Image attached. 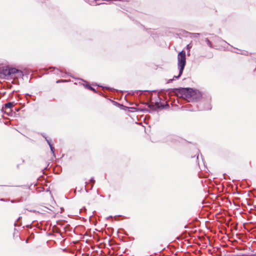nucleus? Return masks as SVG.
Masks as SVG:
<instances>
[{
  "instance_id": "1",
  "label": "nucleus",
  "mask_w": 256,
  "mask_h": 256,
  "mask_svg": "<svg viewBox=\"0 0 256 256\" xmlns=\"http://www.w3.org/2000/svg\"><path fill=\"white\" fill-rule=\"evenodd\" d=\"M169 94L185 98L188 102H197L202 97V93L198 90L190 88H179L167 90Z\"/></svg>"
},
{
  "instance_id": "2",
  "label": "nucleus",
  "mask_w": 256,
  "mask_h": 256,
  "mask_svg": "<svg viewBox=\"0 0 256 256\" xmlns=\"http://www.w3.org/2000/svg\"><path fill=\"white\" fill-rule=\"evenodd\" d=\"M178 66L179 70L178 76H174V78H178L182 75L184 70L186 64V52L182 50L178 55Z\"/></svg>"
},
{
  "instance_id": "3",
  "label": "nucleus",
  "mask_w": 256,
  "mask_h": 256,
  "mask_svg": "<svg viewBox=\"0 0 256 256\" xmlns=\"http://www.w3.org/2000/svg\"><path fill=\"white\" fill-rule=\"evenodd\" d=\"M160 101L161 98L158 96V100L155 102V106L152 105L150 104H146V105L148 106L150 109L148 108H132L136 110V111H139L142 112H150L152 113V112L156 111L158 109H160Z\"/></svg>"
},
{
  "instance_id": "4",
  "label": "nucleus",
  "mask_w": 256,
  "mask_h": 256,
  "mask_svg": "<svg viewBox=\"0 0 256 256\" xmlns=\"http://www.w3.org/2000/svg\"><path fill=\"white\" fill-rule=\"evenodd\" d=\"M14 74H17L18 77L22 78L24 76L23 72L21 70H18L14 68H10V76Z\"/></svg>"
},
{
  "instance_id": "5",
  "label": "nucleus",
  "mask_w": 256,
  "mask_h": 256,
  "mask_svg": "<svg viewBox=\"0 0 256 256\" xmlns=\"http://www.w3.org/2000/svg\"><path fill=\"white\" fill-rule=\"evenodd\" d=\"M10 69L9 67H4L0 70V78H4L6 76H10Z\"/></svg>"
},
{
  "instance_id": "6",
  "label": "nucleus",
  "mask_w": 256,
  "mask_h": 256,
  "mask_svg": "<svg viewBox=\"0 0 256 256\" xmlns=\"http://www.w3.org/2000/svg\"><path fill=\"white\" fill-rule=\"evenodd\" d=\"M180 138L175 135H169L167 137L168 142H170L173 143H176L178 141Z\"/></svg>"
},
{
  "instance_id": "7",
  "label": "nucleus",
  "mask_w": 256,
  "mask_h": 256,
  "mask_svg": "<svg viewBox=\"0 0 256 256\" xmlns=\"http://www.w3.org/2000/svg\"><path fill=\"white\" fill-rule=\"evenodd\" d=\"M13 106H14V102H8L6 104H5L4 105V106L2 107L1 110L2 112H4V108H12Z\"/></svg>"
},
{
  "instance_id": "8",
  "label": "nucleus",
  "mask_w": 256,
  "mask_h": 256,
  "mask_svg": "<svg viewBox=\"0 0 256 256\" xmlns=\"http://www.w3.org/2000/svg\"><path fill=\"white\" fill-rule=\"evenodd\" d=\"M211 106L209 102H207L206 104V106L202 108V110H210L211 109Z\"/></svg>"
},
{
  "instance_id": "9",
  "label": "nucleus",
  "mask_w": 256,
  "mask_h": 256,
  "mask_svg": "<svg viewBox=\"0 0 256 256\" xmlns=\"http://www.w3.org/2000/svg\"><path fill=\"white\" fill-rule=\"evenodd\" d=\"M169 104L167 102H166V104H161L160 106V109L162 110L164 108H169Z\"/></svg>"
},
{
  "instance_id": "10",
  "label": "nucleus",
  "mask_w": 256,
  "mask_h": 256,
  "mask_svg": "<svg viewBox=\"0 0 256 256\" xmlns=\"http://www.w3.org/2000/svg\"><path fill=\"white\" fill-rule=\"evenodd\" d=\"M89 90L92 91L94 93H98L100 96H102V92H99L98 90H96L94 88H92V86L89 87Z\"/></svg>"
},
{
  "instance_id": "11",
  "label": "nucleus",
  "mask_w": 256,
  "mask_h": 256,
  "mask_svg": "<svg viewBox=\"0 0 256 256\" xmlns=\"http://www.w3.org/2000/svg\"><path fill=\"white\" fill-rule=\"evenodd\" d=\"M82 81H83V82H84V84H83L84 86L86 88H88V90H89V87H90V86H90V83H89L88 82H86V80H82Z\"/></svg>"
},
{
  "instance_id": "12",
  "label": "nucleus",
  "mask_w": 256,
  "mask_h": 256,
  "mask_svg": "<svg viewBox=\"0 0 256 256\" xmlns=\"http://www.w3.org/2000/svg\"><path fill=\"white\" fill-rule=\"evenodd\" d=\"M205 41L206 42V44H208V45L211 48H213V46H212V43L211 42L208 38H206L205 39Z\"/></svg>"
},
{
  "instance_id": "13",
  "label": "nucleus",
  "mask_w": 256,
  "mask_h": 256,
  "mask_svg": "<svg viewBox=\"0 0 256 256\" xmlns=\"http://www.w3.org/2000/svg\"><path fill=\"white\" fill-rule=\"evenodd\" d=\"M50 151H51L54 157L56 158V155L54 154L55 148H54V146H50Z\"/></svg>"
},
{
  "instance_id": "14",
  "label": "nucleus",
  "mask_w": 256,
  "mask_h": 256,
  "mask_svg": "<svg viewBox=\"0 0 256 256\" xmlns=\"http://www.w3.org/2000/svg\"><path fill=\"white\" fill-rule=\"evenodd\" d=\"M208 58H211L213 57V54L212 52H209L208 54L204 56Z\"/></svg>"
},
{
  "instance_id": "15",
  "label": "nucleus",
  "mask_w": 256,
  "mask_h": 256,
  "mask_svg": "<svg viewBox=\"0 0 256 256\" xmlns=\"http://www.w3.org/2000/svg\"><path fill=\"white\" fill-rule=\"evenodd\" d=\"M90 183L92 184H91V187H90V190H92V187H93V186H94V184L95 180H94V178H92L90 179Z\"/></svg>"
},
{
  "instance_id": "16",
  "label": "nucleus",
  "mask_w": 256,
  "mask_h": 256,
  "mask_svg": "<svg viewBox=\"0 0 256 256\" xmlns=\"http://www.w3.org/2000/svg\"><path fill=\"white\" fill-rule=\"evenodd\" d=\"M21 218H22V217H21V216H20V217H18V218L17 219L16 221V222H14V226H20V224H17V222H19V221L20 220V219H21Z\"/></svg>"
},
{
  "instance_id": "17",
  "label": "nucleus",
  "mask_w": 256,
  "mask_h": 256,
  "mask_svg": "<svg viewBox=\"0 0 256 256\" xmlns=\"http://www.w3.org/2000/svg\"><path fill=\"white\" fill-rule=\"evenodd\" d=\"M98 86H100V87H102V88H106L107 90H110L111 91H114L115 90H116L113 88H110V87H107V86H99L98 85Z\"/></svg>"
},
{
  "instance_id": "18",
  "label": "nucleus",
  "mask_w": 256,
  "mask_h": 256,
  "mask_svg": "<svg viewBox=\"0 0 256 256\" xmlns=\"http://www.w3.org/2000/svg\"><path fill=\"white\" fill-rule=\"evenodd\" d=\"M45 140L47 142L49 146H52V144L51 143V140H50L48 139L47 138H45Z\"/></svg>"
},
{
  "instance_id": "19",
  "label": "nucleus",
  "mask_w": 256,
  "mask_h": 256,
  "mask_svg": "<svg viewBox=\"0 0 256 256\" xmlns=\"http://www.w3.org/2000/svg\"><path fill=\"white\" fill-rule=\"evenodd\" d=\"M248 52L246 51H244L242 52L241 53L242 54L244 55H248Z\"/></svg>"
},
{
  "instance_id": "20",
  "label": "nucleus",
  "mask_w": 256,
  "mask_h": 256,
  "mask_svg": "<svg viewBox=\"0 0 256 256\" xmlns=\"http://www.w3.org/2000/svg\"><path fill=\"white\" fill-rule=\"evenodd\" d=\"M174 80V78H172V79H170L168 80L167 83H170L172 82V81Z\"/></svg>"
},
{
  "instance_id": "21",
  "label": "nucleus",
  "mask_w": 256,
  "mask_h": 256,
  "mask_svg": "<svg viewBox=\"0 0 256 256\" xmlns=\"http://www.w3.org/2000/svg\"><path fill=\"white\" fill-rule=\"evenodd\" d=\"M65 81H66L65 80H58L56 81V83H59V82H65Z\"/></svg>"
},
{
  "instance_id": "22",
  "label": "nucleus",
  "mask_w": 256,
  "mask_h": 256,
  "mask_svg": "<svg viewBox=\"0 0 256 256\" xmlns=\"http://www.w3.org/2000/svg\"><path fill=\"white\" fill-rule=\"evenodd\" d=\"M192 34L194 36H196L198 35H200V33H192Z\"/></svg>"
},
{
  "instance_id": "23",
  "label": "nucleus",
  "mask_w": 256,
  "mask_h": 256,
  "mask_svg": "<svg viewBox=\"0 0 256 256\" xmlns=\"http://www.w3.org/2000/svg\"><path fill=\"white\" fill-rule=\"evenodd\" d=\"M191 47L190 44H188L186 46V49H190Z\"/></svg>"
},
{
  "instance_id": "24",
  "label": "nucleus",
  "mask_w": 256,
  "mask_h": 256,
  "mask_svg": "<svg viewBox=\"0 0 256 256\" xmlns=\"http://www.w3.org/2000/svg\"><path fill=\"white\" fill-rule=\"evenodd\" d=\"M139 92H148V90H136V92L137 93H138Z\"/></svg>"
},
{
  "instance_id": "25",
  "label": "nucleus",
  "mask_w": 256,
  "mask_h": 256,
  "mask_svg": "<svg viewBox=\"0 0 256 256\" xmlns=\"http://www.w3.org/2000/svg\"><path fill=\"white\" fill-rule=\"evenodd\" d=\"M223 176H224V179H226V176H228L226 174H223Z\"/></svg>"
},
{
  "instance_id": "26",
  "label": "nucleus",
  "mask_w": 256,
  "mask_h": 256,
  "mask_svg": "<svg viewBox=\"0 0 256 256\" xmlns=\"http://www.w3.org/2000/svg\"><path fill=\"white\" fill-rule=\"evenodd\" d=\"M42 136H43L44 138H46V136H45V135H44V134H42Z\"/></svg>"
},
{
  "instance_id": "27",
  "label": "nucleus",
  "mask_w": 256,
  "mask_h": 256,
  "mask_svg": "<svg viewBox=\"0 0 256 256\" xmlns=\"http://www.w3.org/2000/svg\"><path fill=\"white\" fill-rule=\"evenodd\" d=\"M85 189H86V192H88V189L86 188V187Z\"/></svg>"
},
{
  "instance_id": "28",
  "label": "nucleus",
  "mask_w": 256,
  "mask_h": 256,
  "mask_svg": "<svg viewBox=\"0 0 256 256\" xmlns=\"http://www.w3.org/2000/svg\"><path fill=\"white\" fill-rule=\"evenodd\" d=\"M119 1L124 2L126 0H118Z\"/></svg>"
},
{
  "instance_id": "29",
  "label": "nucleus",
  "mask_w": 256,
  "mask_h": 256,
  "mask_svg": "<svg viewBox=\"0 0 256 256\" xmlns=\"http://www.w3.org/2000/svg\"><path fill=\"white\" fill-rule=\"evenodd\" d=\"M52 68L53 70H55L56 69V68Z\"/></svg>"
},
{
  "instance_id": "30",
  "label": "nucleus",
  "mask_w": 256,
  "mask_h": 256,
  "mask_svg": "<svg viewBox=\"0 0 256 256\" xmlns=\"http://www.w3.org/2000/svg\"><path fill=\"white\" fill-rule=\"evenodd\" d=\"M61 210H64V208H61Z\"/></svg>"
},
{
  "instance_id": "31",
  "label": "nucleus",
  "mask_w": 256,
  "mask_h": 256,
  "mask_svg": "<svg viewBox=\"0 0 256 256\" xmlns=\"http://www.w3.org/2000/svg\"><path fill=\"white\" fill-rule=\"evenodd\" d=\"M116 216H120V215H119V216H115V217H116Z\"/></svg>"
},
{
  "instance_id": "32",
  "label": "nucleus",
  "mask_w": 256,
  "mask_h": 256,
  "mask_svg": "<svg viewBox=\"0 0 256 256\" xmlns=\"http://www.w3.org/2000/svg\"><path fill=\"white\" fill-rule=\"evenodd\" d=\"M22 162H24V160H22Z\"/></svg>"
},
{
  "instance_id": "33",
  "label": "nucleus",
  "mask_w": 256,
  "mask_h": 256,
  "mask_svg": "<svg viewBox=\"0 0 256 256\" xmlns=\"http://www.w3.org/2000/svg\"><path fill=\"white\" fill-rule=\"evenodd\" d=\"M112 218V216H110L108 218Z\"/></svg>"
},
{
  "instance_id": "34",
  "label": "nucleus",
  "mask_w": 256,
  "mask_h": 256,
  "mask_svg": "<svg viewBox=\"0 0 256 256\" xmlns=\"http://www.w3.org/2000/svg\"><path fill=\"white\" fill-rule=\"evenodd\" d=\"M19 167V164L17 165V168H18Z\"/></svg>"
}]
</instances>
